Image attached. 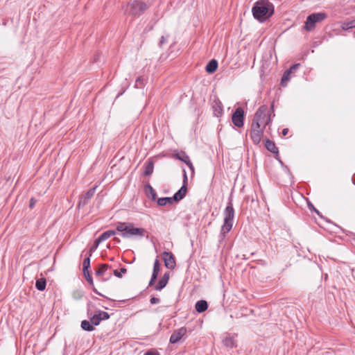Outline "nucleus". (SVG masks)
<instances>
[{"mask_svg": "<svg viewBox=\"0 0 355 355\" xmlns=\"http://www.w3.org/2000/svg\"><path fill=\"white\" fill-rule=\"evenodd\" d=\"M273 104L271 105L270 110H268L267 105H261L256 112L254 118L256 119L257 114H259L258 122L259 125H263V128H265L267 125H268L271 122V113H273Z\"/></svg>", "mask_w": 355, "mask_h": 355, "instance_id": "7ed1b4c3", "label": "nucleus"}, {"mask_svg": "<svg viewBox=\"0 0 355 355\" xmlns=\"http://www.w3.org/2000/svg\"><path fill=\"white\" fill-rule=\"evenodd\" d=\"M90 322L94 327V326L98 325L101 321V318H98V316L96 313L92 317L90 318Z\"/></svg>", "mask_w": 355, "mask_h": 355, "instance_id": "473e14b6", "label": "nucleus"}, {"mask_svg": "<svg viewBox=\"0 0 355 355\" xmlns=\"http://www.w3.org/2000/svg\"><path fill=\"white\" fill-rule=\"evenodd\" d=\"M144 175L148 176L153 173L154 163L153 161L149 160L145 164Z\"/></svg>", "mask_w": 355, "mask_h": 355, "instance_id": "412c9836", "label": "nucleus"}, {"mask_svg": "<svg viewBox=\"0 0 355 355\" xmlns=\"http://www.w3.org/2000/svg\"><path fill=\"white\" fill-rule=\"evenodd\" d=\"M164 306H159L158 309L161 310Z\"/></svg>", "mask_w": 355, "mask_h": 355, "instance_id": "603ef678", "label": "nucleus"}, {"mask_svg": "<svg viewBox=\"0 0 355 355\" xmlns=\"http://www.w3.org/2000/svg\"><path fill=\"white\" fill-rule=\"evenodd\" d=\"M188 166L189 168L192 171H194V167L193 166V164L192 162H191L190 159H189V162H184Z\"/></svg>", "mask_w": 355, "mask_h": 355, "instance_id": "ea45409f", "label": "nucleus"}, {"mask_svg": "<svg viewBox=\"0 0 355 355\" xmlns=\"http://www.w3.org/2000/svg\"><path fill=\"white\" fill-rule=\"evenodd\" d=\"M148 6L144 1L135 0L128 3L126 12L133 17H139L142 15L148 8Z\"/></svg>", "mask_w": 355, "mask_h": 355, "instance_id": "20e7f679", "label": "nucleus"}, {"mask_svg": "<svg viewBox=\"0 0 355 355\" xmlns=\"http://www.w3.org/2000/svg\"><path fill=\"white\" fill-rule=\"evenodd\" d=\"M157 277H154L153 275L151 276V279L149 282V286H151L153 285V284L155 282Z\"/></svg>", "mask_w": 355, "mask_h": 355, "instance_id": "37998d69", "label": "nucleus"}, {"mask_svg": "<svg viewBox=\"0 0 355 355\" xmlns=\"http://www.w3.org/2000/svg\"><path fill=\"white\" fill-rule=\"evenodd\" d=\"M166 200L167 204H173V202H175V200H173V196L172 198L170 197H166Z\"/></svg>", "mask_w": 355, "mask_h": 355, "instance_id": "79ce46f5", "label": "nucleus"}, {"mask_svg": "<svg viewBox=\"0 0 355 355\" xmlns=\"http://www.w3.org/2000/svg\"><path fill=\"white\" fill-rule=\"evenodd\" d=\"M167 284V279L162 278L159 280L157 284L155 286V289L156 291H161L164 288Z\"/></svg>", "mask_w": 355, "mask_h": 355, "instance_id": "393cba45", "label": "nucleus"}, {"mask_svg": "<svg viewBox=\"0 0 355 355\" xmlns=\"http://www.w3.org/2000/svg\"><path fill=\"white\" fill-rule=\"evenodd\" d=\"M96 187L89 189L79 200L78 207H84L87 205L89 200L94 196L96 191Z\"/></svg>", "mask_w": 355, "mask_h": 355, "instance_id": "9b49d317", "label": "nucleus"}, {"mask_svg": "<svg viewBox=\"0 0 355 355\" xmlns=\"http://www.w3.org/2000/svg\"><path fill=\"white\" fill-rule=\"evenodd\" d=\"M159 270H160V263H159V260L157 259H156L154 262L153 270L152 275H153L154 277H157Z\"/></svg>", "mask_w": 355, "mask_h": 355, "instance_id": "bb28decb", "label": "nucleus"}, {"mask_svg": "<svg viewBox=\"0 0 355 355\" xmlns=\"http://www.w3.org/2000/svg\"><path fill=\"white\" fill-rule=\"evenodd\" d=\"M223 344L228 347H233L235 345V340L232 337L227 336L223 340Z\"/></svg>", "mask_w": 355, "mask_h": 355, "instance_id": "b1692460", "label": "nucleus"}, {"mask_svg": "<svg viewBox=\"0 0 355 355\" xmlns=\"http://www.w3.org/2000/svg\"><path fill=\"white\" fill-rule=\"evenodd\" d=\"M175 157L183 162H186L187 161L189 162V159H190L189 157L186 154V153L183 151L177 153L175 155Z\"/></svg>", "mask_w": 355, "mask_h": 355, "instance_id": "a878e982", "label": "nucleus"}, {"mask_svg": "<svg viewBox=\"0 0 355 355\" xmlns=\"http://www.w3.org/2000/svg\"><path fill=\"white\" fill-rule=\"evenodd\" d=\"M288 132V128H284L282 130V135L284 136H286V135H287Z\"/></svg>", "mask_w": 355, "mask_h": 355, "instance_id": "a18cd8bd", "label": "nucleus"}, {"mask_svg": "<svg viewBox=\"0 0 355 355\" xmlns=\"http://www.w3.org/2000/svg\"><path fill=\"white\" fill-rule=\"evenodd\" d=\"M232 121L233 124L238 128L243 126L244 111L241 107H239L235 110L232 116Z\"/></svg>", "mask_w": 355, "mask_h": 355, "instance_id": "6e6552de", "label": "nucleus"}, {"mask_svg": "<svg viewBox=\"0 0 355 355\" xmlns=\"http://www.w3.org/2000/svg\"><path fill=\"white\" fill-rule=\"evenodd\" d=\"M81 327L87 331H92L94 329V327H93L91 322L86 320L81 322Z\"/></svg>", "mask_w": 355, "mask_h": 355, "instance_id": "5701e85b", "label": "nucleus"}, {"mask_svg": "<svg viewBox=\"0 0 355 355\" xmlns=\"http://www.w3.org/2000/svg\"><path fill=\"white\" fill-rule=\"evenodd\" d=\"M35 202H36V200L34 198H31L30 200V204H29L30 208H31V209L33 208Z\"/></svg>", "mask_w": 355, "mask_h": 355, "instance_id": "c03bdc74", "label": "nucleus"}, {"mask_svg": "<svg viewBox=\"0 0 355 355\" xmlns=\"http://www.w3.org/2000/svg\"><path fill=\"white\" fill-rule=\"evenodd\" d=\"M233 222L223 220V225L221 227L220 235L223 237L225 236L226 234L228 233L232 228Z\"/></svg>", "mask_w": 355, "mask_h": 355, "instance_id": "dca6fc26", "label": "nucleus"}, {"mask_svg": "<svg viewBox=\"0 0 355 355\" xmlns=\"http://www.w3.org/2000/svg\"><path fill=\"white\" fill-rule=\"evenodd\" d=\"M166 42V40L164 36H162L159 42V46L162 47L163 44Z\"/></svg>", "mask_w": 355, "mask_h": 355, "instance_id": "4c0bfd02", "label": "nucleus"}, {"mask_svg": "<svg viewBox=\"0 0 355 355\" xmlns=\"http://www.w3.org/2000/svg\"><path fill=\"white\" fill-rule=\"evenodd\" d=\"M223 105H222L221 103L219 102L218 103H216V105L214 106V112H215L216 116H220L223 113Z\"/></svg>", "mask_w": 355, "mask_h": 355, "instance_id": "c756f323", "label": "nucleus"}, {"mask_svg": "<svg viewBox=\"0 0 355 355\" xmlns=\"http://www.w3.org/2000/svg\"><path fill=\"white\" fill-rule=\"evenodd\" d=\"M90 257L89 254H88V257H86L83 263V271L89 270V268H90Z\"/></svg>", "mask_w": 355, "mask_h": 355, "instance_id": "7c9ffc66", "label": "nucleus"}, {"mask_svg": "<svg viewBox=\"0 0 355 355\" xmlns=\"http://www.w3.org/2000/svg\"><path fill=\"white\" fill-rule=\"evenodd\" d=\"M116 230L121 232V236L124 238L134 236L142 237L146 233L145 229L134 227L133 224L130 223H119L116 225Z\"/></svg>", "mask_w": 355, "mask_h": 355, "instance_id": "f03ea898", "label": "nucleus"}, {"mask_svg": "<svg viewBox=\"0 0 355 355\" xmlns=\"http://www.w3.org/2000/svg\"><path fill=\"white\" fill-rule=\"evenodd\" d=\"M46 286V279L42 277L40 279H37L35 283V287L38 291H43Z\"/></svg>", "mask_w": 355, "mask_h": 355, "instance_id": "4be33fe9", "label": "nucleus"}, {"mask_svg": "<svg viewBox=\"0 0 355 355\" xmlns=\"http://www.w3.org/2000/svg\"><path fill=\"white\" fill-rule=\"evenodd\" d=\"M162 278H165L166 279H167V282H168V279H169V275H168V273H166H166L163 275Z\"/></svg>", "mask_w": 355, "mask_h": 355, "instance_id": "49530a36", "label": "nucleus"}, {"mask_svg": "<svg viewBox=\"0 0 355 355\" xmlns=\"http://www.w3.org/2000/svg\"><path fill=\"white\" fill-rule=\"evenodd\" d=\"M258 116L259 114H257L256 119H252L250 133L251 139L252 140L253 143L256 145L260 143L263 135V130L265 129L263 127L261 128V125H259L258 122H257V121H259Z\"/></svg>", "mask_w": 355, "mask_h": 355, "instance_id": "39448f33", "label": "nucleus"}, {"mask_svg": "<svg viewBox=\"0 0 355 355\" xmlns=\"http://www.w3.org/2000/svg\"><path fill=\"white\" fill-rule=\"evenodd\" d=\"M83 275H84V277L86 279V280L88 282V283L94 286V282H93V279L90 275V272H89V270H85V271H83Z\"/></svg>", "mask_w": 355, "mask_h": 355, "instance_id": "2f4dec72", "label": "nucleus"}, {"mask_svg": "<svg viewBox=\"0 0 355 355\" xmlns=\"http://www.w3.org/2000/svg\"><path fill=\"white\" fill-rule=\"evenodd\" d=\"M162 255L165 267L173 269L175 267V259L172 252L164 251Z\"/></svg>", "mask_w": 355, "mask_h": 355, "instance_id": "9d476101", "label": "nucleus"}, {"mask_svg": "<svg viewBox=\"0 0 355 355\" xmlns=\"http://www.w3.org/2000/svg\"><path fill=\"white\" fill-rule=\"evenodd\" d=\"M342 28L343 30H348L352 28H355V19L343 23Z\"/></svg>", "mask_w": 355, "mask_h": 355, "instance_id": "c85d7f7f", "label": "nucleus"}, {"mask_svg": "<svg viewBox=\"0 0 355 355\" xmlns=\"http://www.w3.org/2000/svg\"><path fill=\"white\" fill-rule=\"evenodd\" d=\"M145 79L140 76L138 77L135 81V87L139 88L144 85Z\"/></svg>", "mask_w": 355, "mask_h": 355, "instance_id": "f704fd0d", "label": "nucleus"}, {"mask_svg": "<svg viewBox=\"0 0 355 355\" xmlns=\"http://www.w3.org/2000/svg\"><path fill=\"white\" fill-rule=\"evenodd\" d=\"M234 218V209L232 200H230L224 211V220L233 222Z\"/></svg>", "mask_w": 355, "mask_h": 355, "instance_id": "f8f14e48", "label": "nucleus"}, {"mask_svg": "<svg viewBox=\"0 0 355 355\" xmlns=\"http://www.w3.org/2000/svg\"><path fill=\"white\" fill-rule=\"evenodd\" d=\"M144 191L146 196L152 200H155L157 198V193L155 190L149 184H147L144 186Z\"/></svg>", "mask_w": 355, "mask_h": 355, "instance_id": "4468645a", "label": "nucleus"}, {"mask_svg": "<svg viewBox=\"0 0 355 355\" xmlns=\"http://www.w3.org/2000/svg\"><path fill=\"white\" fill-rule=\"evenodd\" d=\"M327 15L325 12H315L309 15L306 20L304 28L307 31H312L316 23L320 22L327 18Z\"/></svg>", "mask_w": 355, "mask_h": 355, "instance_id": "423d86ee", "label": "nucleus"}, {"mask_svg": "<svg viewBox=\"0 0 355 355\" xmlns=\"http://www.w3.org/2000/svg\"><path fill=\"white\" fill-rule=\"evenodd\" d=\"M208 308V304L205 300H199L196 303L195 309L198 313H202Z\"/></svg>", "mask_w": 355, "mask_h": 355, "instance_id": "2eb2a0df", "label": "nucleus"}, {"mask_svg": "<svg viewBox=\"0 0 355 355\" xmlns=\"http://www.w3.org/2000/svg\"><path fill=\"white\" fill-rule=\"evenodd\" d=\"M114 241L117 243H119L120 242V239H118V238H114Z\"/></svg>", "mask_w": 355, "mask_h": 355, "instance_id": "3c124183", "label": "nucleus"}, {"mask_svg": "<svg viewBox=\"0 0 355 355\" xmlns=\"http://www.w3.org/2000/svg\"><path fill=\"white\" fill-rule=\"evenodd\" d=\"M187 175L185 170L183 171V184L181 188L173 195V200L175 202H179L182 200L187 192Z\"/></svg>", "mask_w": 355, "mask_h": 355, "instance_id": "0eeeda50", "label": "nucleus"}, {"mask_svg": "<svg viewBox=\"0 0 355 355\" xmlns=\"http://www.w3.org/2000/svg\"><path fill=\"white\" fill-rule=\"evenodd\" d=\"M252 12L256 19L263 22L273 15L274 6L268 1H258L254 4Z\"/></svg>", "mask_w": 355, "mask_h": 355, "instance_id": "f257e3e1", "label": "nucleus"}, {"mask_svg": "<svg viewBox=\"0 0 355 355\" xmlns=\"http://www.w3.org/2000/svg\"><path fill=\"white\" fill-rule=\"evenodd\" d=\"M311 207H313V210L319 215V211L313 205H311Z\"/></svg>", "mask_w": 355, "mask_h": 355, "instance_id": "8fccbe9b", "label": "nucleus"}, {"mask_svg": "<svg viewBox=\"0 0 355 355\" xmlns=\"http://www.w3.org/2000/svg\"><path fill=\"white\" fill-rule=\"evenodd\" d=\"M126 272H127V269L125 268H121L120 271H119L118 270H114L113 271V274L116 277L121 278L123 276V274H125Z\"/></svg>", "mask_w": 355, "mask_h": 355, "instance_id": "72a5a7b5", "label": "nucleus"}, {"mask_svg": "<svg viewBox=\"0 0 355 355\" xmlns=\"http://www.w3.org/2000/svg\"><path fill=\"white\" fill-rule=\"evenodd\" d=\"M218 68L217 60L213 59L210 60L205 67V70L209 73H212L216 71Z\"/></svg>", "mask_w": 355, "mask_h": 355, "instance_id": "f3484780", "label": "nucleus"}, {"mask_svg": "<svg viewBox=\"0 0 355 355\" xmlns=\"http://www.w3.org/2000/svg\"><path fill=\"white\" fill-rule=\"evenodd\" d=\"M93 291L94 293H96V294L99 295H102L94 287H93Z\"/></svg>", "mask_w": 355, "mask_h": 355, "instance_id": "09e8293b", "label": "nucleus"}, {"mask_svg": "<svg viewBox=\"0 0 355 355\" xmlns=\"http://www.w3.org/2000/svg\"><path fill=\"white\" fill-rule=\"evenodd\" d=\"M187 331V328L184 327L175 329L170 337V343L172 344L177 343L186 335Z\"/></svg>", "mask_w": 355, "mask_h": 355, "instance_id": "1a4fd4ad", "label": "nucleus"}, {"mask_svg": "<svg viewBox=\"0 0 355 355\" xmlns=\"http://www.w3.org/2000/svg\"><path fill=\"white\" fill-rule=\"evenodd\" d=\"M265 146L270 152L275 154L278 153V148L276 147L275 144L273 141L266 139L265 140Z\"/></svg>", "mask_w": 355, "mask_h": 355, "instance_id": "6ab92c4d", "label": "nucleus"}, {"mask_svg": "<svg viewBox=\"0 0 355 355\" xmlns=\"http://www.w3.org/2000/svg\"><path fill=\"white\" fill-rule=\"evenodd\" d=\"M100 243L101 242H98V239L95 240L94 245L89 249V257L92 255V253L96 250Z\"/></svg>", "mask_w": 355, "mask_h": 355, "instance_id": "c9c22d12", "label": "nucleus"}, {"mask_svg": "<svg viewBox=\"0 0 355 355\" xmlns=\"http://www.w3.org/2000/svg\"><path fill=\"white\" fill-rule=\"evenodd\" d=\"M157 204L159 206H165V205H166L167 203H166V197L165 198H158Z\"/></svg>", "mask_w": 355, "mask_h": 355, "instance_id": "e433bc0d", "label": "nucleus"}, {"mask_svg": "<svg viewBox=\"0 0 355 355\" xmlns=\"http://www.w3.org/2000/svg\"><path fill=\"white\" fill-rule=\"evenodd\" d=\"M115 234H116V231H114V230H107L106 232H104L97 239H98V242H101H101L107 240V239L110 238L111 236H114Z\"/></svg>", "mask_w": 355, "mask_h": 355, "instance_id": "aec40b11", "label": "nucleus"}, {"mask_svg": "<svg viewBox=\"0 0 355 355\" xmlns=\"http://www.w3.org/2000/svg\"><path fill=\"white\" fill-rule=\"evenodd\" d=\"M112 277V274L109 273L107 278H102L103 281H106L107 279L110 278Z\"/></svg>", "mask_w": 355, "mask_h": 355, "instance_id": "de8ad7c7", "label": "nucleus"}, {"mask_svg": "<svg viewBox=\"0 0 355 355\" xmlns=\"http://www.w3.org/2000/svg\"><path fill=\"white\" fill-rule=\"evenodd\" d=\"M144 355H160L159 352L155 351H148L146 352Z\"/></svg>", "mask_w": 355, "mask_h": 355, "instance_id": "a19ab883", "label": "nucleus"}, {"mask_svg": "<svg viewBox=\"0 0 355 355\" xmlns=\"http://www.w3.org/2000/svg\"><path fill=\"white\" fill-rule=\"evenodd\" d=\"M300 64H295L292 65L290 67V69L285 71L281 80V85L282 87L286 86V82L290 79V76L292 73V69H297L300 67Z\"/></svg>", "mask_w": 355, "mask_h": 355, "instance_id": "ddd939ff", "label": "nucleus"}, {"mask_svg": "<svg viewBox=\"0 0 355 355\" xmlns=\"http://www.w3.org/2000/svg\"><path fill=\"white\" fill-rule=\"evenodd\" d=\"M159 301H160L159 299L157 297H151L150 300V303L153 304H157L159 302Z\"/></svg>", "mask_w": 355, "mask_h": 355, "instance_id": "58836bf2", "label": "nucleus"}, {"mask_svg": "<svg viewBox=\"0 0 355 355\" xmlns=\"http://www.w3.org/2000/svg\"><path fill=\"white\" fill-rule=\"evenodd\" d=\"M111 267L107 263H102L99 266L98 268L96 270L95 272V275L97 277H102L104 275H105L106 271L108 268Z\"/></svg>", "mask_w": 355, "mask_h": 355, "instance_id": "a211bd4d", "label": "nucleus"}, {"mask_svg": "<svg viewBox=\"0 0 355 355\" xmlns=\"http://www.w3.org/2000/svg\"><path fill=\"white\" fill-rule=\"evenodd\" d=\"M96 313L97 314L98 318H101V321L105 320L110 318V314L107 312L101 310H98L96 312Z\"/></svg>", "mask_w": 355, "mask_h": 355, "instance_id": "cd10ccee", "label": "nucleus"}]
</instances>
